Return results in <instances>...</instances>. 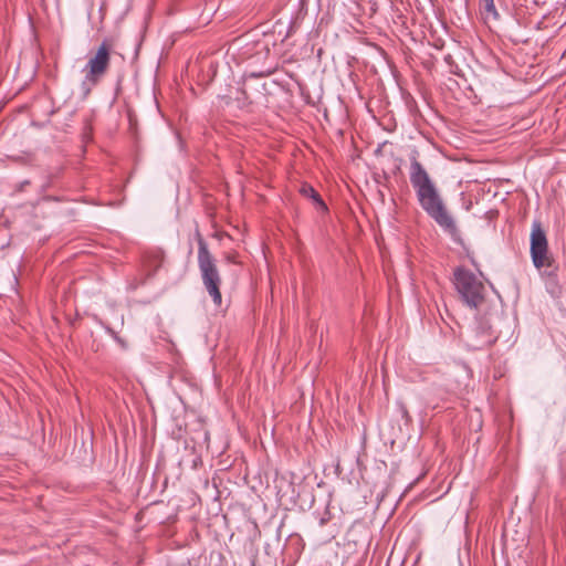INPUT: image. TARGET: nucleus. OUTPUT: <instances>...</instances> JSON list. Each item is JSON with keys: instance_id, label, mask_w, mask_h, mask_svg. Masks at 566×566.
I'll return each mask as SVG.
<instances>
[{"instance_id": "obj_1", "label": "nucleus", "mask_w": 566, "mask_h": 566, "mask_svg": "<svg viewBox=\"0 0 566 566\" xmlns=\"http://www.w3.org/2000/svg\"><path fill=\"white\" fill-rule=\"evenodd\" d=\"M409 178L422 210L450 235H457L455 221L448 212L436 184L421 163L418 161L417 153L410 157Z\"/></svg>"}, {"instance_id": "obj_2", "label": "nucleus", "mask_w": 566, "mask_h": 566, "mask_svg": "<svg viewBox=\"0 0 566 566\" xmlns=\"http://www.w3.org/2000/svg\"><path fill=\"white\" fill-rule=\"evenodd\" d=\"M196 239L198 242V268L202 284L209 296L212 298L214 305L220 306L222 303V295L220 292L222 279L218 270L216 259L210 253L207 242L198 230L196 231Z\"/></svg>"}, {"instance_id": "obj_3", "label": "nucleus", "mask_w": 566, "mask_h": 566, "mask_svg": "<svg viewBox=\"0 0 566 566\" xmlns=\"http://www.w3.org/2000/svg\"><path fill=\"white\" fill-rule=\"evenodd\" d=\"M453 284L467 306L476 310L483 304L486 290L483 282L472 271L457 268L453 273Z\"/></svg>"}, {"instance_id": "obj_4", "label": "nucleus", "mask_w": 566, "mask_h": 566, "mask_svg": "<svg viewBox=\"0 0 566 566\" xmlns=\"http://www.w3.org/2000/svg\"><path fill=\"white\" fill-rule=\"evenodd\" d=\"M111 65V44L104 40L96 50L94 56L90 57L85 65L84 84L95 86L106 74Z\"/></svg>"}, {"instance_id": "obj_5", "label": "nucleus", "mask_w": 566, "mask_h": 566, "mask_svg": "<svg viewBox=\"0 0 566 566\" xmlns=\"http://www.w3.org/2000/svg\"><path fill=\"white\" fill-rule=\"evenodd\" d=\"M531 255L535 268L551 265L546 234L539 222H534L531 232Z\"/></svg>"}, {"instance_id": "obj_6", "label": "nucleus", "mask_w": 566, "mask_h": 566, "mask_svg": "<svg viewBox=\"0 0 566 566\" xmlns=\"http://www.w3.org/2000/svg\"><path fill=\"white\" fill-rule=\"evenodd\" d=\"M495 340L492 325L484 318H476L474 326L468 333L467 343L472 349H483Z\"/></svg>"}, {"instance_id": "obj_7", "label": "nucleus", "mask_w": 566, "mask_h": 566, "mask_svg": "<svg viewBox=\"0 0 566 566\" xmlns=\"http://www.w3.org/2000/svg\"><path fill=\"white\" fill-rule=\"evenodd\" d=\"M165 253L161 249H150L145 252L143 259V266L147 273V277H153L157 270L163 265Z\"/></svg>"}, {"instance_id": "obj_8", "label": "nucleus", "mask_w": 566, "mask_h": 566, "mask_svg": "<svg viewBox=\"0 0 566 566\" xmlns=\"http://www.w3.org/2000/svg\"><path fill=\"white\" fill-rule=\"evenodd\" d=\"M480 11L485 21H496L500 18V14L494 4V0H482L480 4Z\"/></svg>"}, {"instance_id": "obj_9", "label": "nucleus", "mask_w": 566, "mask_h": 566, "mask_svg": "<svg viewBox=\"0 0 566 566\" xmlns=\"http://www.w3.org/2000/svg\"><path fill=\"white\" fill-rule=\"evenodd\" d=\"M301 193L305 197L312 198L319 209L324 211L327 210L325 202L312 186L303 185L301 188Z\"/></svg>"}, {"instance_id": "obj_10", "label": "nucleus", "mask_w": 566, "mask_h": 566, "mask_svg": "<svg viewBox=\"0 0 566 566\" xmlns=\"http://www.w3.org/2000/svg\"><path fill=\"white\" fill-rule=\"evenodd\" d=\"M402 412H403V416L408 415V412H407V410L405 408H403Z\"/></svg>"}]
</instances>
